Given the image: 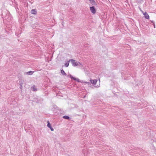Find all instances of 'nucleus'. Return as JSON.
Listing matches in <instances>:
<instances>
[{
	"label": "nucleus",
	"instance_id": "obj_1",
	"mask_svg": "<svg viewBox=\"0 0 156 156\" xmlns=\"http://www.w3.org/2000/svg\"><path fill=\"white\" fill-rule=\"evenodd\" d=\"M69 61H70L71 62L72 64V65L73 66H79V65H81L82 66H83L82 64L80 62H76L75 60L73 59H70L69 60Z\"/></svg>",
	"mask_w": 156,
	"mask_h": 156
},
{
	"label": "nucleus",
	"instance_id": "obj_2",
	"mask_svg": "<svg viewBox=\"0 0 156 156\" xmlns=\"http://www.w3.org/2000/svg\"><path fill=\"white\" fill-rule=\"evenodd\" d=\"M90 9L91 12L93 13L94 14L96 13V10L94 6L90 7Z\"/></svg>",
	"mask_w": 156,
	"mask_h": 156
},
{
	"label": "nucleus",
	"instance_id": "obj_3",
	"mask_svg": "<svg viewBox=\"0 0 156 156\" xmlns=\"http://www.w3.org/2000/svg\"><path fill=\"white\" fill-rule=\"evenodd\" d=\"M90 81L92 84L95 85L97 83L98 80L96 79L90 80Z\"/></svg>",
	"mask_w": 156,
	"mask_h": 156
},
{
	"label": "nucleus",
	"instance_id": "obj_4",
	"mask_svg": "<svg viewBox=\"0 0 156 156\" xmlns=\"http://www.w3.org/2000/svg\"><path fill=\"white\" fill-rule=\"evenodd\" d=\"M143 14L145 18L147 19H149V16L146 12H145L143 13Z\"/></svg>",
	"mask_w": 156,
	"mask_h": 156
},
{
	"label": "nucleus",
	"instance_id": "obj_5",
	"mask_svg": "<svg viewBox=\"0 0 156 156\" xmlns=\"http://www.w3.org/2000/svg\"><path fill=\"white\" fill-rule=\"evenodd\" d=\"M70 77L72 79H73L75 80H76L78 82H79V79L78 78H75L73 77L71 75L70 76Z\"/></svg>",
	"mask_w": 156,
	"mask_h": 156
},
{
	"label": "nucleus",
	"instance_id": "obj_6",
	"mask_svg": "<svg viewBox=\"0 0 156 156\" xmlns=\"http://www.w3.org/2000/svg\"><path fill=\"white\" fill-rule=\"evenodd\" d=\"M31 13L34 14H36L37 13V11L36 9H33L31 10Z\"/></svg>",
	"mask_w": 156,
	"mask_h": 156
},
{
	"label": "nucleus",
	"instance_id": "obj_7",
	"mask_svg": "<svg viewBox=\"0 0 156 156\" xmlns=\"http://www.w3.org/2000/svg\"><path fill=\"white\" fill-rule=\"evenodd\" d=\"M90 2V3L92 5H94L96 4L94 0H89Z\"/></svg>",
	"mask_w": 156,
	"mask_h": 156
},
{
	"label": "nucleus",
	"instance_id": "obj_8",
	"mask_svg": "<svg viewBox=\"0 0 156 156\" xmlns=\"http://www.w3.org/2000/svg\"><path fill=\"white\" fill-rule=\"evenodd\" d=\"M70 61H69H69H67L66 62V63H65V66L66 67H67L69 65V62Z\"/></svg>",
	"mask_w": 156,
	"mask_h": 156
},
{
	"label": "nucleus",
	"instance_id": "obj_9",
	"mask_svg": "<svg viewBox=\"0 0 156 156\" xmlns=\"http://www.w3.org/2000/svg\"><path fill=\"white\" fill-rule=\"evenodd\" d=\"M34 73V71H30L27 72V74L29 75H31L33 74Z\"/></svg>",
	"mask_w": 156,
	"mask_h": 156
},
{
	"label": "nucleus",
	"instance_id": "obj_10",
	"mask_svg": "<svg viewBox=\"0 0 156 156\" xmlns=\"http://www.w3.org/2000/svg\"><path fill=\"white\" fill-rule=\"evenodd\" d=\"M61 73L63 75H66V74L63 70H61Z\"/></svg>",
	"mask_w": 156,
	"mask_h": 156
},
{
	"label": "nucleus",
	"instance_id": "obj_11",
	"mask_svg": "<svg viewBox=\"0 0 156 156\" xmlns=\"http://www.w3.org/2000/svg\"><path fill=\"white\" fill-rule=\"evenodd\" d=\"M63 118L64 119H70V118L69 117V116H66V115L64 116L63 117Z\"/></svg>",
	"mask_w": 156,
	"mask_h": 156
},
{
	"label": "nucleus",
	"instance_id": "obj_12",
	"mask_svg": "<svg viewBox=\"0 0 156 156\" xmlns=\"http://www.w3.org/2000/svg\"><path fill=\"white\" fill-rule=\"evenodd\" d=\"M47 122H48L47 126L49 128H50V127L51 126L50 123L49 122V121H47Z\"/></svg>",
	"mask_w": 156,
	"mask_h": 156
},
{
	"label": "nucleus",
	"instance_id": "obj_13",
	"mask_svg": "<svg viewBox=\"0 0 156 156\" xmlns=\"http://www.w3.org/2000/svg\"><path fill=\"white\" fill-rule=\"evenodd\" d=\"M31 89L34 91H36L37 90L36 88L34 87H31Z\"/></svg>",
	"mask_w": 156,
	"mask_h": 156
},
{
	"label": "nucleus",
	"instance_id": "obj_14",
	"mask_svg": "<svg viewBox=\"0 0 156 156\" xmlns=\"http://www.w3.org/2000/svg\"><path fill=\"white\" fill-rule=\"evenodd\" d=\"M50 128L51 131H53L54 130V129L51 126L50 128Z\"/></svg>",
	"mask_w": 156,
	"mask_h": 156
},
{
	"label": "nucleus",
	"instance_id": "obj_15",
	"mask_svg": "<svg viewBox=\"0 0 156 156\" xmlns=\"http://www.w3.org/2000/svg\"><path fill=\"white\" fill-rule=\"evenodd\" d=\"M50 128L51 131H53L54 130V129L51 126L50 128Z\"/></svg>",
	"mask_w": 156,
	"mask_h": 156
},
{
	"label": "nucleus",
	"instance_id": "obj_16",
	"mask_svg": "<svg viewBox=\"0 0 156 156\" xmlns=\"http://www.w3.org/2000/svg\"><path fill=\"white\" fill-rule=\"evenodd\" d=\"M100 86V85H97V86H95V87H98Z\"/></svg>",
	"mask_w": 156,
	"mask_h": 156
},
{
	"label": "nucleus",
	"instance_id": "obj_17",
	"mask_svg": "<svg viewBox=\"0 0 156 156\" xmlns=\"http://www.w3.org/2000/svg\"><path fill=\"white\" fill-rule=\"evenodd\" d=\"M154 28H155V25H154Z\"/></svg>",
	"mask_w": 156,
	"mask_h": 156
},
{
	"label": "nucleus",
	"instance_id": "obj_18",
	"mask_svg": "<svg viewBox=\"0 0 156 156\" xmlns=\"http://www.w3.org/2000/svg\"><path fill=\"white\" fill-rule=\"evenodd\" d=\"M152 23H153V21H152Z\"/></svg>",
	"mask_w": 156,
	"mask_h": 156
}]
</instances>
